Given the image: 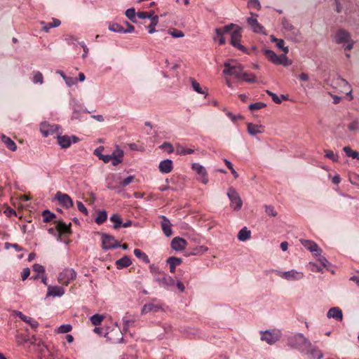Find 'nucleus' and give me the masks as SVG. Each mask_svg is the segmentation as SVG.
<instances>
[{
	"instance_id": "c85d7f7f",
	"label": "nucleus",
	"mask_w": 359,
	"mask_h": 359,
	"mask_svg": "<svg viewBox=\"0 0 359 359\" xmlns=\"http://www.w3.org/2000/svg\"><path fill=\"white\" fill-rule=\"evenodd\" d=\"M1 141L5 144L6 147L12 151H15L17 149L16 144L10 137L2 135Z\"/></svg>"
},
{
	"instance_id": "f3484780",
	"label": "nucleus",
	"mask_w": 359,
	"mask_h": 359,
	"mask_svg": "<svg viewBox=\"0 0 359 359\" xmlns=\"http://www.w3.org/2000/svg\"><path fill=\"white\" fill-rule=\"evenodd\" d=\"M161 218L162 219L161 222V226L162 231L167 237H169L172 234V231L171 229L172 224L170 220L165 216L161 215Z\"/></svg>"
},
{
	"instance_id": "ea45409f",
	"label": "nucleus",
	"mask_w": 359,
	"mask_h": 359,
	"mask_svg": "<svg viewBox=\"0 0 359 359\" xmlns=\"http://www.w3.org/2000/svg\"><path fill=\"white\" fill-rule=\"evenodd\" d=\"M42 216L43 218L44 222H50L53 218L55 217V215L53 212H51L48 210H45L42 212Z\"/></svg>"
},
{
	"instance_id": "b1692460",
	"label": "nucleus",
	"mask_w": 359,
	"mask_h": 359,
	"mask_svg": "<svg viewBox=\"0 0 359 359\" xmlns=\"http://www.w3.org/2000/svg\"><path fill=\"white\" fill-rule=\"evenodd\" d=\"M234 27H236V25L231 23L222 27H219L215 29V34L218 39L223 36L224 34L229 33Z\"/></svg>"
},
{
	"instance_id": "bf43d9fd",
	"label": "nucleus",
	"mask_w": 359,
	"mask_h": 359,
	"mask_svg": "<svg viewBox=\"0 0 359 359\" xmlns=\"http://www.w3.org/2000/svg\"><path fill=\"white\" fill-rule=\"evenodd\" d=\"M266 93L270 96L271 97L273 101L274 102H276V104H280L281 102V100L278 97V96L273 93V92L269 90H266Z\"/></svg>"
},
{
	"instance_id": "7c9ffc66",
	"label": "nucleus",
	"mask_w": 359,
	"mask_h": 359,
	"mask_svg": "<svg viewBox=\"0 0 359 359\" xmlns=\"http://www.w3.org/2000/svg\"><path fill=\"white\" fill-rule=\"evenodd\" d=\"M264 53L266 57L273 64L277 65V63L280 62L278 61L279 56L277 55L274 51L266 49L264 50Z\"/></svg>"
},
{
	"instance_id": "c9c22d12",
	"label": "nucleus",
	"mask_w": 359,
	"mask_h": 359,
	"mask_svg": "<svg viewBox=\"0 0 359 359\" xmlns=\"http://www.w3.org/2000/svg\"><path fill=\"white\" fill-rule=\"evenodd\" d=\"M158 23V16H153L151 20V24L147 27L148 32L149 34H153L156 32L155 27Z\"/></svg>"
},
{
	"instance_id": "dca6fc26",
	"label": "nucleus",
	"mask_w": 359,
	"mask_h": 359,
	"mask_svg": "<svg viewBox=\"0 0 359 359\" xmlns=\"http://www.w3.org/2000/svg\"><path fill=\"white\" fill-rule=\"evenodd\" d=\"M187 245V241L180 237H175L171 241V248L175 251L182 250Z\"/></svg>"
},
{
	"instance_id": "cd10ccee",
	"label": "nucleus",
	"mask_w": 359,
	"mask_h": 359,
	"mask_svg": "<svg viewBox=\"0 0 359 359\" xmlns=\"http://www.w3.org/2000/svg\"><path fill=\"white\" fill-rule=\"evenodd\" d=\"M132 262L129 257L123 256L122 258L116 261V268L118 269L126 268L131 264Z\"/></svg>"
},
{
	"instance_id": "4468645a",
	"label": "nucleus",
	"mask_w": 359,
	"mask_h": 359,
	"mask_svg": "<svg viewBox=\"0 0 359 359\" xmlns=\"http://www.w3.org/2000/svg\"><path fill=\"white\" fill-rule=\"evenodd\" d=\"M191 168L193 170H196L197 173L201 176V180L203 184H207L208 182L207 172L203 165H200L199 163H194L192 164Z\"/></svg>"
},
{
	"instance_id": "423d86ee",
	"label": "nucleus",
	"mask_w": 359,
	"mask_h": 359,
	"mask_svg": "<svg viewBox=\"0 0 359 359\" xmlns=\"http://www.w3.org/2000/svg\"><path fill=\"white\" fill-rule=\"evenodd\" d=\"M76 277V273L73 269L66 268L59 273L57 280L61 284L67 285L69 282Z\"/></svg>"
},
{
	"instance_id": "37998d69",
	"label": "nucleus",
	"mask_w": 359,
	"mask_h": 359,
	"mask_svg": "<svg viewBox=\"0 0 359 359\" xmlns=\"http://www.w3.org/2000/svg\"><path fill=\"white\" fill-rule=\"evenodd\" d=\"M190 81L192 86V88L195 91L200 94H204L205 92L202 90L200 84L193 78H190Z\"/></svg>"
},
{
	"instance_id": "3c124183",
	"label": "nucleus",
	"mask_w": 359,
	"mask_h": 359,
	"mask_svg": "<svg viewBox=\"0 0 359 359\" xmlns=\"http://www.w3.org/2000/svg\"><path fill=\"white\" fill-rule=\"evenodd\" d=\"M159 147L161 149H164V150L167 151V152L168 154H171L174 151L173 146L172 145L171 143L168 142H163Z\"/></svg>"
},
{
	"instance_id": "c756f323",
	"label": "nucleus",
	"mask_w": 359,
	"mask_h": 359,
	"mask_svg": "<svg viewBox=\"0 0 359 359\" xmlns=\"http://www.w3.org/2000/svg\"><path fill=\"white\" fill-rule=\"evenodd\" d=\"M238 239L241 241H245L250 238L251 232L247 227H243L238 233Z\"/></svg>"
},
{
	"instance_id": "6e6d98bb",
	"label": "nucleus",
	"mask_w": 359,
	"mask_h": 359,
	"mask_svg": "<svg viewBox=\"0 0 359 359\" xmlns=\"http://www.w3.org/2000/svg\"><path fill=\"white\" fill-rule=\"evenodd\" d=\"M72 329V327L69 324L62 325L58 327L59 333H67L70 332Z\"/></svg>"
},
{
	"instance_id": "774afa93",
	"label": "nucleus",
	"mask_w": 359,
	"mask_h": 359,
	"mask_svg": "<svg viewBox=\"0 0 359 359\" xmlns=\"http://www.w3.org/2000/svg\"><path fill=\"white\" fill-rule=\"evenodd\" d=\"M356 273L357 275H354L353 276H351L349 280L351 281H353L354 283H355V284L359 286V271H356Z\"/></svg>"
},
{
	"instance_id": "f8f14e48",
	"label": "nucleus",
	"mask_w": 359,
	"mask_h": 359,
	"mask_svg": "<svg viewBox=\"0 0 359 359\" xmlns=\"http://www.w3.org/2000/svg\"><path fill=\"white\" fill-rule=\"evenodd\" d=\"M305 353L309 359H322L323 357V353L316 346H313L311 343V346L306 349Z\"/></svg>"
},
{
	"instance_id": "2f4dec72",
	"label": "nucleus",
	"mask_w": 359,
	"mask_h": 359,
	"mask_svg": "<svg viewBox=\"0 0 359 359\" xmlns=\"http://www.w3.org/2000/svg\"><path fill=\"white\" fill-rule=\"evenodd\" d=\"M161 309V306L154 304H147L142 309V313L145 314L151 311L156 312Z\"/></svg>"
},
{
	"instance_id": "4d7b16f0",
	"label": "nucleus",
	"mask_w": 359,
	"mask_h": 359,
	"mask_svg": "<svg viewBox=\"0 0 359 359\" xmlns=\"http://www.w3.org/2000/svg\"><path fill=\"white\" fill-rule=\"evenodd\" d=\"M285 41L283 39H279L278 41V43H276V46L279 48V49H281L285 54H287L288 52H289V48L287 46H285Z\"/></svg>"
},
{
	"instance_id": "39448f33",
	"label": "nucleus",
	"mask_w": 359,
	"mask_h": 359,
	"mask_svg": "<svg viewBox=\"0 0 359 359\" xmlns=\"http://www.w3.org/2000/svg\"><path fill=\"white\" fill-rule=\"evenodd\" d=\"M275 273L279 277L284 278L288 281L299 280L303 278L304 273L301 271H297L294 269L282 272L280 271H275Z\"/></svg>"
},
{
	"instance_id": "5fc2aeb1",
	"label": "nucleus",
	"mask_w": 359,
	"mask_h": 359,
	"mask_svg": "<svg viewBox=\"0 0 359 359\" xmlns=\"http://www.w3.org/2000/svg\"><path fill=\"white\" fill-rule=\"evenodd\" d=\"M325 157L331 159L334 162H337L338 161V156L334 154V152L331 150H325Z\"/></svg>"
},
{
	"instance_id": "9b49d317",
	"label": "nucleus",
	"mask_w": 359,
	"mask_h": 359,
	"mask_svg": "<svg viewBox=\"0 0 359 359\" xmlns=\"http://www.w3.org/2000/svg\"><path fill=\"white\" fill-rule=\"evenodd\" d=\"M58 130L59 126L55 124L50 125L47 122H43L40 125V131L45 137L57 133Z\"/></svg>"
},
{
	"instance_id": "9d476101",
	"label": "nucleus",
	"mask_w": 359,
	"mask_h": 359,
	"mask_svg": "<svg viewBox=\"0 0 359 359\" xmlns=\"http://www.w3.org/2000/svg\"><path fill=\"white\" fill-rule=\"evenodd\" d=\"M55 199L65 208H69L73 206L74 203L70 196L67 194L57 191L55 195Z\"/></svg>"
},
{
	"instance_id": "6ab92c4d",
	"label": "nucleus",
	"mask_w": 359,
	"mask_h": 359,
	"mask_svg": "<svg viewBox=\"0 0 359 359\" xmlns=\"http://www.w3.org/2000/svg\"><path fill=\"white\" fill-rule=\"evenodd\" d=\"M65 294V289L60 286H48L47 297H61Z\"/></svg>"
},
{
	"instance_id": "5701e85b",
	"label": "nucleus",
	"mask_w": 359,
	"mask_h": 359,
	"mask_svg": "<svg viewBox=\"0 0 359 359\" xmlns=\"http://www.w3.org/2000/svg\"><path fill=\"white\" fill-rule=\"evenodd\" d=\"M248 25L252 30L256 33L263 32L264 27L258 22L256 18L250 17L247 20Z\"/></svg>"
},
{
	"instance_id": "a18cd8bd",
	"label": "nucleus",
	"mask_w": 359,
	"mask_h": 359,
	"mask_svg": "<svg viewBox=\"0 0 359 359\" xmlns=\"http://www.w3.org/2000/svg\"><path fill=\"white\" fill-rule=\"evenodd\" d=\"M168 33L174 38H181L184 36L183 32L173 28L168 29Z\"/></svg>"
},
{
	"instance_id": "ddd939ff",
	"label": "nucleus",
	"mask_w": 359,
	"mask_h": 359,
	"mask_svg": "<svg viewBox=\"0 0 359 359\" xmlns=\"http://www.w3.org/2000/svg\"><path fill=\"white\" fill-rule=\"evenodd\" d=\"M351 39L350 34L345 29H339L335 34V42L337 43H342L349 42Z\"/></svg>"
},
{
	"instance_id": "72a5a7b5",
	"label": "nucleus",
	"mask_w": 359,
	"mask_h": 359,
	"mask_svg": "<svg viewBox=\"0 0 359 359\" xmlns=\"http://www.w3.org/2000/svg\"><path fill=\"white\" fill-rule=\"evenodd\" d=\"M194 152V149H186L180 144H176V154L179 155H187Z\"/></svg>"
},
{
	"instance_id": "20e7f679",
	"label": "nucleus",
	"mask_w": 359,
	"mask_h": 359,
	"mask_svg": "<svg viewBox=\"0 0 359 359\" xmlns=\"http://www.w3.org/2000/svg\"><path fill=\"white\" fill-rule=\"evenodd\" d=\"M227 196L231 201V206L233 210H239L242 208L243 201L237 191L234 188L230 187L228 190Z\"/></svg>"
},
{
	"instance_id": "412c9836",
	"label": "nucleus",
	"mask_w": 359,
	"mask_h": 359,
	"mask_svg": "<svg viewBox=\"0 0 359 359\" xmlns=\"http://www.w3.org/2000/svg\"><path fill=\"white\" fill-rule=\"evenodd\" d=\"M57 231L60 233H71V223L66 224L62 220L55 221Z\"/></svg>"
},
{
	"instance_id": "864d4df0",
	"label": "nucleus",
	"mask_w": 359,
	"mask_h": 359,
	"mask_svg": "<svg viewBox=\"0 0 359 359\" xmlns=\"http://www.w3.org/2000/svg\"><path fill=\"white\" fill-rule=\"evenodd\" d=\"M24 322L28 323L32 329L36 330L39 326V323L33 318L26 316V320Z\"/></svg>"
},
{
	"instance_id": "4be33fe9",
	"label": "nucleus",
	"mask_w": 359,
	"mask_h": 359,
	"mask_svg": "<svg viewBox=\"0 0 359 359\" xmlns=\"http://www.w3.org/2000/svg\"><path fill=\"white\" fill-rule=\"evenodd\" d=\"M159 170L162 173H169L172 170V161L170 159H165L160 162Z\"/></svg>"
},
{
	"instance_id": "680f3d73",
	"label": "nucleus",
	"mask_w": 359,
	"mask_h": 359,
	"mask_svg": "<svg viewBox=\"0 0 359 359\" xmlns=\"http://www.w3.org/2000/svg\"><path fill=\"white\" fill-rule=\"evenodd\" d=\"M133 180H134L133 176H128L120 182V186L122 187H125L128 186L129 184H130Z\"/></svg>"
},
{
	"instance_id": "de8ad7c7",
	"label": "nucleus",
	"mask_w": 359,
	"mask_h": 359,
	"mask_svg": "<svg viewBox=\"0 0 359 359\" xmlns=\"http://www.w3.org/2000/svg\"><path fill=\"white\" fill-rule=\"evenodd\" d=\"M126 17L131 20L133 22H135V10L133 8H130L126 11Z\"/></svg>"
},
{
	"instance_id": "1a4fd4ad",
	"label": "nucleus",
	"mask_w": 359,
	"mask_h": 359,
	"mask_svg": "<svg viewBox=\"0 0 359 359\" xmlns=\"http://www.w3.org/2000/svg\"><path fill=\"white\" fill-rule=\"evenodd\" d=\"M280 338V333L278 331L266 330L261 337L262 341H265L267 344L272 345L278 341Z\"/></svg>"
},
{
	"instance_id": "8fccbe9b",
	"label": "nucleus",
	"mask_w": 359,
	"mask_h": 359,
	"mask_svg": "<svg viewBox=\"0 0 359 359\" xmlns=\"http://www.w3.org/2000/svg\"><path fill=\"white\" fill-rule=\"evenodd\" d=\"M154 11H150V12L142 11V12H138L137 13V15L140 19L149 18V19L151 20L152 17L154 16Z\"/></svg>"
},
{
	"instance_id": "2eb2a0df",
	"label": "nucleus",
	"mask_w": 359,
	"mask_h": 359,
	"mask_svg": "<svg viewBox=\"0 0 359 359\" xmlns=\"http://www.w3.org/2000/svg\"><path fill=\"white\" fill-rule=\"evenodd\" d=\"M123 151L118 147H116V149L111 154L112 165L116 166L118 164L122 163L123 160Z\"/></svg>"
},
{
	"instance_id": "473e14b6",
	"label": "nucleus",
	"mask_w": 359,
	"mask_h": 359,
	"mask_svg": "<svg viewBox=\"0 0 359 359\" xmlns=\"http://www.w3.org/2000/svg\"><path fill=\"white\" fill-rule=\"evenodd\" d=\"M248 126V132L251 135H256L259 133H262V132L259 130L260 128H262V126L255 125L251 123H248L247 124Z\"/></svg>"
},
{
	"instance_id": "f03ea898",
	"label": "nucleus",
	"mask_w": 359,
	"mask_h": 359,
	"mask_svg": "<svg viewBox=\"0 0 359 359\" xmlns=\"http://www.w3.org/2000/svg\"><path fill=\"white\" fill-rule=\"evenodd\" d=\"M149 269L154 276V281L156 282L159 286L167 289L175 285V280L171 276L165 274L157 266L151 264Z\"/></svg>"
},
{
	"instance_id": "a878e982",
	"label": "nucleus",
	"mask_w": 359,
	"mask_h": 359,
	"mask_svg": "<svg viewBox=\"0 0 359 359\" xmlns=\"http://www.w3.org/2000/svg\"><path fill=\"white\" fill-rule=\"evenodd\" d=\"M57 144L62 148H69L72 144V140L69 136L67 135H57Z\"/></svg>"
},
{
	"instance_id": "393cba45",
	"label": "nucleus",
	"mask_w": 359,
	"mask_h": 359,
	"mask_svg": "<svg viewBox=\"0 0 359 359\" xmlns=\"http://www.w3.org/2000/svg\"><path fill=\"white\" fill-rule=\"evenodd\" d=\"M166 262L169 264L170 273H174L175 271L176 266L182 264V259L175 257H170L167 259Z\"/></svg>"
},
{
	"instance_id": "6e6552de",
	"label": "nucleus",
	"mask_w": 359,
	"mask_h": 359,
	"mask_svg": "<svg viewBox=\"0 0 359 359\" xmlns=\"http://www.w3.org/2000/svg\"><path fill=\"white\" fill-rule=\"evenodd\" d=\"M234 28L236 29L232 31L231 34V43L233 46L237 48L238 50L243 52H246V48L239 43L241 38V28L238 25L234 27Z\"/></svg>"
},
{
	"instance_id": "79ce46f5",
	"label": "nucleus",
	"mask_w": 359,
	"mask_h": 359,
	"mask_svg": "<svg viewBox=\"0 0 359 359\" xmlns=\"http://www.w3.org/2000/svg\"><path fill=\"white\" fill-rule=\"evenodd\" d=\"M109 29L111 32H118V33H123V32H124V28L121 25H120L117 23L109 24Z\"/></svg>"
},
{
	"instance_id": "49530a36",
	"label": "nucleus",
	"mask_w": 359,
	"mask_h": 359,
	"mask_svg": "<svg viewBox=\"0 0 359 359\" xmlns=\"http://www.w3.org/2000/svg\"><path fill=\"white\" fill-rule=\"evenodd\" d=\"M32 81L34 83H43V76L41 72H34V75L32 79Z\"/></svg>"
},
{
	"instance_id": "58836bf2",
	"label": "nucleus",
	"mask_w": 359,
	"mask_h": 359,
	"mask_svg": "<svg viewBox=\"0 0 359 359\" xmlns=\"http://www.w3.org/2000/svg\"><path fill=\"white\" fill-rule=\"evenodd\" d=\"M347 156L352 157L353 158L359 159V153L353 151L350 147H345L343 149Z\"/></svg>"
},
{
	"instance_id": "7ed1b4c3",
	"label": "nucleus",
	"mask_w": 359,
	"mask_h": 359,
	"mask_svg": "<svg viewBox=\"0 0 359 359\" xmlns=\"http://www.w3.org/2000/svg\"><path fill=\"white\" fill-rule=\"evenodd\" d=\"M287 344L292 348H296L302 353L311 346V341L302 333H297L289 337Z\"/></svg>"
},
{
	"instance_id": "c03bdc74",
	"label": "nucleus",
	"mask_w": 359,
	"mask_h": 359,
	"mask_svg": "<svg viewBox=\"0 0 359 359\" xmlns=\"http://www.w3.org/2000/svg\"><path fill=\"white\" fill-rule=\"evenodd\" d=\"M266 107V104H265L264 102H258L250 104L249 105L248 108L251 111H255V110H259V109H262Z\"/></svg>"
},
{
	"instance_id": "bb28decb",
	"label": "nucleus",
	"mask_w": 359,
	"mask_h": 359,
	"mask_svg": "<svg viewBox=\"0 0 359 359\" xmlns=\"http://www.w3.org/2000/svg\"><path fill=\"white\" fill-rule=\"evenodd\" d=\"M41 24L43 25L42 30L45 32H48L50 29L59 27L61 22L58 19L53 18V21L50 22L46 23L45 22L41 21Z\"/></svg>"
},
{
	"instance_id": "e433bc0d",
	"label": "nucleus",
	"mask_w": 359,
	"mask_h": 359,
	"mask_svg": "<svg viewBox=\"0 0 359 359\" xmlns=\"http://www.w3.org/2000/svg\"><path fill=\"white\" fill-rule=\"evenodd\" d=\"M107 219V213L105 210L99 211L95 221L97 224H101Z\"/></svg>"
},
{
	"instance_id": "0eeeda50",
	"label": "nucleus",
	"mask_w": 359,
	"mask_h": 359,
	"mask_svg": "<svg viewBox=\"0 0 359 359\" xmlns=\"http://www.w3.org/2000/svg\"><path fill=\"white\" fill-rule=\"evenodd\" d=\"M102 246L103 250H107L111 248H116L120 246V243L114 236L107 233H102Z\"/></svg>"
},
{
	"instance_id": "a211bd4d",
	"label": "nucleus",
	"mask_w": 359,
	"mask_h": 359,
	"mask_svg": "<svg viewBox=\"0 0 359 359\" xmlns=\"http://www.w3.org/2000/svg\"><path fill=\"white\" fill-rule=\"evenodd\" d=\"M302 243L307 250L313 252L315 255H320L322 250L316 243L309 240H304L302 241Z\"/></svg>"
},
{
	"instance_id": "052dcab7",
	"label": "nucleus",
	"mask_w": 359,
	"mask_h": 359,
	"mask_svg": "<svg viewBox=\"0 0 359 359\" xmlns=\"http://www.w3.org/2000/svg\"><path fill=\"white\" fill-rule=\"evenodd\" d=\"M348 130L351 131H356L359 128V122L358 120H354L353 122H351L348 126Z\"/></svg>"
},
{
	"instance_id": "f704fd0d",
	"label": "nucleus",
	"mask_w": 359,
	"mask_h": 359,
	"mask_svg": "<svg viewBox=\"0 0 359 359\" xmlns=\"http://www.w3.org/2000/svg\"><path fill=\"white\" fill-rule=\"evenodd\" d=\"M110 221L114 223L113 228L117 229L121 226L122 220L118 214H114L110 217Z\"/></svg>"
},
{
	"instance_id": "a19ab883",
	"label": "nucleus",
	"mask_w": 359,
	"mask_h": 359,
	"mask_svg": "<svg viewBox=\"0 0 359 359\" xmlns=\"http://www.w3.org/2000/svg\"><path fill=\"white\" fill-rule=\"evenodd\" d=\"M103 319L104 316L97 313L94 314L90 317L92 324L96 326L100 325Z\"/></svg>"
},
{
	"instance_id": "4c0bfd02",
	"label": "nucleus",
	"mask_w": 359,
	"mask_h": 359,
	"mask_svg": "<svg viewBox=\"0 0 359 359\" xmlns=\"http://www.w3.org/2000/svg\"><path fill=\"white\" fill-rule=\"evenodd\" d=\"M134 255L137 258L142 259L145 263H149V259L148 256L140 249H135Z\"/></svg>"
},
{
	"instance_id": "0e129e2a",
	"label": "nucleus",
	"mask_w": 359,
	"mask_h": 359,
	"mask_svg": "<svg viewBox=\"0 0 359 359\" xmlns=\"http://www.w3.org/2000/svg\"><path fill=\"white\" fill-rule=\"evenodd\" d=\"M76 205H77V208L80 212L85 214L86 215H88V211L87 208L85 207V205L83 204L82 202L76 201Z\"/></svg>"
},
{
	"instance_id": "aec40b11",
	"label": "nucleus",
	"mask_w": 359,
	"mask_h": 359,
	"mask_svg": "<svg viewBox=\"0 0 359 359\" xmlns=\"http://www.w3.org/2000/svg\"><path fill=\"white\" fill-rule=\"evenodd\" d=\"M327 317L341 321L343 318L342 311L339 307H332L328 311Z\"/></svg>"
},
{
	"instance_id": "09e8293b",
	"label": "nucleus",
	"mask_w": 359,
	"mask_h": 359,
	"mask_svg": "<svg viewBox=\"0 0 359 359\" xmlns=\"http://www.w3.org/2000/svg\"><path fill=\"white\" fill-rule=\"evenodd\" d=\"M286 54H283L279 55L278 57V61L281 62L277 63V65H283L285 67L289 66L292 64L291 61L288 60Z\"/></svg>"
},
{
	"instance_id": "f257e3e1",
	"label": "nucleus",
	"mask_w": 359,
	"mask_h": 359,
	"mask_svg": "<svg viewBox=\"0 0 359 359\" xmlns=\"http://www.w3.org/2000/svg\"><path fill=\"white\" fill-rule=\"evenodd\" d=\"M224 67L222 72L224 74L234 76L238 79H242L250 83L257 82L256 76L253 74L243 72L244 67L233 60L225 62Z\"/></svg>"
},
{
	"instance_id": "e2e57ef3",
	"label": "nucleus",
	"mask_w": 359,
	"mask_h": 359,
	"mask_svg": "<svg viewBox=\"0 0 359 359\" xmlns=\"http://www.w3.org/2000/svg\"><path fill=\"white\" fill-rule=\"evenodd\" d=\"M248 6L258 10L261 8V5L259 0H249Z\"/></svg>"
},
{
	"instance_id": "69168bd1",
	"label": "nucleus",
	"mask_w": 359,
	"mask_h": 359,
	"mask_svg": "<svg viewBox=\"0 0 359 359\" xmlns=\"http://www.w3.org/2000/svg\"><path fill=\"white\" fill-rule=\"evenodd\" d=\"M226 116L230 118L233 122H235L237 119H243V116L241 114H238L237 116L233 115L231 112L228 111L226 113Z\"/></svg>"
},
{
	"instance_id": "13d9d810",
	"label": "nucleus",
	"mask_w": 359,
	"mask_h": 359,
	"mask_svg": "<svg viewBox=\"0 0 359 359\" xmlns=\"http://www.w3.org/2000/svg\"><path fill=\"white\" fill-rule=\"evenodd\" d=\"M208 250V248L204 245L199 246L194 249V252H191V255H201L204 253L205 252Z\"/></svg>"
},
{
	"instance_id": "338daca9",
	"label": "nucleus",
	"mask_w": 359,
	"mask_h": 359,
	"mask_svg": "<svg viewBox=\"0 0 359 359\" xmlns=\"http://www.w3.org/2000/svg\"><path fill=\"white\" fill-rule=\"evenodd\" d=\"M33 270L37 273H44L45 271V268L40 265V264H35L33 265Z\"/></svg>"
},
{
	"instance_id": "603ef678",
	"label": "nucleus",
	"mask_w": 359,
	"mask_h": 359,
	"mask_svg": "<svg viewBox=\"0 0 359 359\" xmlns=\"http://www.w3.org/2000/svg\"><path fill=\"white\" fill-rule=\"evenodd\" d=\"M264 208L265 212L269 216L276 217L278 215L277 212L274 209V207L272 205H264Z\"/></svg>"
}]
</instances>
